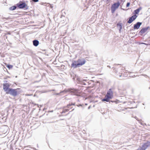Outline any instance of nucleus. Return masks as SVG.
<instances>
[{
  "instance_id": "obj_2",
  "label": "nucleus",
  "mask_w": 150,
  "mask_h": 150,
  "mask_svg": "<svg viewBox=\"0 0 150 150\" xmlns=\"http://www.w3.org/2000/svg\"><path fill=\"white\" fill-rule=\"evenodd\" d=\"M150 145V142H147L144 143L137 150H145Z\"/></svg>"
},
{
  "instance_id": "obj_9",
  "label": "nucleus",
  "mask_w": 150,
  "mask_h": 150,
  "mask_svg": "<svg viewBox=\"0 0 150 150\" xmlns=\"http://www.w3.org/2000/svg\"><path fill=\"white\" fill-rule=\"evenodd\" d=\"M72 105H74V104H69V105H68L67 106L66 108H69L70 107V106ZM69 110L68 109H66V107H64L63 108V111L62 112V113H65L66 112H67Z\"/></svg>"
},
{
  "instance_id": "obj_16",
  "label": "nucleus",
  "mask_w": 150,
  "mask_h": 150,
  "mask_svg": "<svg viewBox=\"0 0 150 150\" xmlns=\"http://www.w3.org/2000/svg\"><path fill=\"white\" fill-rule=\"evenodd\" d=\"M16 8V6H12L9 9L13 11Z\"/></svg>"
},
{
  "instance_id": "obj_29",
  "label": "nucleus",
  "mask_w": 150,
  "mask_h": 150,
  "mask_svg": "<svg viewBox=\"0 0 150 150\" xmlns=\"http://www.w3.org/2000/svg\"><path fill=\"white\" fill-rule=\"evenodd\" d=\"M136 119L137 120H138V119L137 118H136Z\"/></svg>"
},
{
  "instance_id": "obj_26",
  "label": "nucleus",
  "mask_w": 150,
  "mask_h": 150,
  "mask_svg": "<svg viewBox=\"0 0 150 150\" xmlns=\"http://www.w3.org/2000/svg\"><path fill=\"white\" fill-rule=\"evenodd\" d=\"M86 80H83V81H86Z\"/></svg>"
},
{
  "instance_id": "obj_20",
  "label": "nucleus",
  "mask_w": 150,
  "mask_h": 150,
  "mask_svg": "<svg viewBox=\"0 0 150 150\" xmlns=\"http://www.w3.org/2000/svg\"><path fill=\"white\" fill-rule=\"evenodd\" d=\"M34 2H37L38 1V0H32Z\"/></svg>"
},
{
  "instance_id": "obj_22",
  "label": "nucleus",
  "mask_w": 150,
  "mask_h": 150,
  "mask_svg": "<svg viewBox=\"0 0 150 150\" xmlns=\"http://www.w3.org/2000/svg\"><path fill=\"white\" fill-rule=\"evenodd\" d=\"M132 76V77H134V76Z\"/></svg>"
},
{
  "instance_id": "obj_8",
  "label": "nucleus",
  "mask_w": 150,
  "mask_h": 150,
  "mask_svg": "<svg viewBox=\"0 0 150 150\" xmlns=\"http://www.w3.org/2000/svg\"><path fill=\"white\" fill-rule=\"evenodd\" d=\"M142 23L138 22L134 25V29H139L140 25H142Z\"/></svg>"
},
{
  "instance_id": "obj_21",
  "label": "nucleus",
  "mask_w": 150,
  "mask_h": 150,
  "mask_svg": "<svg viewBox=\"0 0 150 150\" xmlns=\"http://www.w3.org/2000/svg\"><path fill=\"white\" fill-rule=\"evenodd\" d=\"M127 73L129 74V73H127V72H125V75H127V76L128 75V74H127Z\"/></svg>"
},
{
  "instance_id": "obj_1",
  "label": "nucleus",
  "mask_w": 150,
  "mask_h": 150,
  "mask_svg": "<svg viewBox=\"0 0 150 150\" xmlns=\"http://www.w3.org/2000/svg\"><path fill=\"white\" fill-rule=\"evenodd\" d=\"M85 63V61L84 59H79L74 62L71 64V67L74 68L79 67L84 64Z\"/></svg>"
},
{
  "instance_id": "obj_5",
  "label": "nucleus",
  "mask_w": 150,
  "mask_h": 150,
  "mask_svg": "<svg viewBox=\"0 0 150 150\" xmlns=\"http://www.w3.org/2000/svg\"><path fill=\"white\" fill-rule=\"evenodd\" d=\"M113 93L111 89H110L108 91L107 95H106V97L110 98V99L113 98Z\"/></svg>"
},
{
  "instance_id": "obj_27",
  "label": "nucleus",
  "mask_w": 150,
  "mask_h": 150,
  "mask_svg": "<svg viewBox=\"0 0 150 150\" xmlns=\"http://www.w3.org/2000/svg\"><path fill=\"white\" fill-rule=\"evenodd\" d=\"M27 95V96H30V95Z\"/></svg>"
},
{
  "instance_id": "obj_23",
  "label": "nucleus",
  "mask_w": 150,
  "mask_h": 150,
  "mask_svg": "<svg viewBox=\"0 0 150 150\" xmlns=\"http://www.w3.org/2000/svg\"><path fill=\"white\" fill-rule=\"evenodd\" d=\"M105 2H106L108 0H104Z\"/></svg>"
},
{
  "instance_id": "obj_4",
  "label": "nucleus",
  "mask_w": 150,
  "mask_h": 150,
  "mask_svg": "<svg viewBox=\"0 0 150 150\" xmlns=\"http://www.w3.org/2000/svg\"><path fill=\"white\" fill-rule=\"evenodd\" d=\"M120 5V3L119 2L113 4L112 5L111 8L112 12L113 13L115 11L116 9L118 8Z\"/></svg>"
},
{
  "instance_id": "obj_13",
  "label": "nucleus",
  "mask_w": 150,
  "mask_h": 150,
  "mask_svg": "<svg viewBox=\"0 0 150 150\" xmlns=\"http://www.w3.org/2000/svg\"><path fill=\"white\" fill-rule=\"evenodd\" d=\"M33 45L35 46H37L39 44V42L37 40H35L33 41Z\"/></svg>"
},
{
  "instance_id": "obj_14",
  "label": "nucleus",
  "mask_w": 150,
  "mask_h": 150,
  "mask_svg": "<svg viewBox=\"0 0 150 150\" xmlns=\"http://www.w3.org/2000/svg\"><path fill=\"white\" fill-rule=\"evenodd\" d=\"M117 27L119 28V31L120 32L122 28V24L120 23H119L117 24Z\"/></svg>"
},
{
  "instance_id": "obj_11",
  "label": "nucleus",
  "mask_w": 150,
  "mask_h": 150,
  "mask_svg": "<svg viewBox=\"0 0 150 150\" xmlns=\"http://www.w3.org/2000/svg\"><path fill=\"white\" fill-rule=\"evenodd\" d=\"M71 92H72L74 93V94L76 96H79V94L78 92V91L76 89H71V90L69 91Z\"/></svg>"
},
{
  "instance_id": "obj_17",
  "label": "nucleus",
  "mask_w": 150,
  "mask_h": 150,
  "mask_svg": "<svg viewBox=\"0 0 150 150\" xmlns=\"http://www.w3.org/2000/svg\"><path fill=\"white\" fill-rule=\"evenodd\" d=\"M140 9L139 8L135 10L134 12L136 14H137L139 12Z\"/></svg>"
},
{
  "instance_id": "obj_3",
  "label": "nucleus",
  "mask_w": 150,
  "mask_h": 150,
  "mask_svg": "<svg viewBox=\"0 0 150 150\" xmlns=\"http://www.w3.org/2000/svg\"><path fill=\"white\" fill-rule=\"evenodd\" d=\"M6 93L9 94L13 96H16L17 95V92L15 89L9 88Z\"/></svg>"
},
{
  "instance_id": "obj_6",
  "label": "nucleus",
  "mask_w": 150,
  "mask_h": 150,
  "mask_svg": "<svg viewBox=\"0 0 150 150\" xmlns=\"http://www.w3.org/2000/svg\"><path fill=\"white\" fill-rule=\"evenodd\" d=\"M11 84L8 83H5L3 85V89L6 93L8 91Z\"/></svg>"
},
{
  "instance_id": "obj_25",
  "label": "nucleus",
  "mask_w": 150,
  "mask_h": 150,
  "mask_svg": "<svg viewBox=\"0 0 150 150\" xmlns=\"http://www.w3.org/2000/svg\"><path fill=\"white\" fill-rule=\"evenodd\" d=\"M79 106H81V105H79Z\"/></svg>"
},
{
  "instance_id": "obj_10",
  "label": "nucleus",
  "mask_w": 150,
  "mask_h": 150,
  "mask_svg": "<svg viewBox=\"0 0 150 150\" xmlns=\"http://www.w3.org/2000/svg\"><path fill=\"white\" fill-rule=\"evenodd\" d=\"M149 28V27H147L146 28H143L140 31V33L142 34H143L145 33Z\"/></svg>"
},
{
  "instance_id": "obj_24",
  "label": "nucleus",
  "mask_w": 150,
  "mask_h": 150,
  "mask_svg": "<svg viewBox=\"0 0 150 150\" xmlns=\"http://www.w3.org/2000/svg\"><path fill=\"white\" fill-rule=\"evenodd\" d=\"M90 107H91V106H89L88 107V109H89L90 108Z\"/></svg>"
},
{
  "instance_id": "obj_12",
  "label": "nucleus",
  "mask_w": 150,
  "mask_h": 150,
  "mask_svg": "<svg viewBox=\"0 0 150 150\" xmlns=\"http://www.w3.org/2000/svg\"><path fill=\"white\" fill-rule=\"evenodd\" d=\"M25 6L26 4L25 3H22L18 5V7L20 8H23Z\"/></svg>"
},
{
  "instance_id": "obj_7",
  "label": "nucleus",
  "mask_w": 150,
  "mask_h": 150,
  "mask_svg": "<svg viewBox=\"0 0 150 150\" xmlns=\"http://www.w3.org/2000/svg\"><path fill=\"white\" fill-rule=\"evenodd\" d=\"M137 16L136 15H134L132 16L129 18V20L127 21V23H132L134 20L137 17Z\"/></svg>"
},
{
  "instance_id": "obj_15",
  "label": "nucleus",
  "mask_w": 150,
  "mask_h": 150,
  "mask_svg": "<svg viewBox=\"0 0 150 150\" xmlns=\"http://www.w3.org/2000/svg\"><path fill=\"white\" fill-rule=\"evenodd\" d=\"M110 99V98H108L106 97V96H105V98L104 99H103L102 101H105L106 102L109 101V100Z\"/></svg>"
},
{
  "instance_id": "obj_28",
  "label": "nucleus",
  "mask_w": 150,
  "mask_h": 150,
  "mask_svg": "<svg viewBox=\"0 0 150 150\" xmlns=\"http://www.w3.org/2000/svg\"><path fill=\"white\" fill-rule=\"evenodd\" d=\"M85 105H87V104H85Z\"/></svg>"
},
{
  "instance_id": "obj_18",
  "label": "nucleus",
  "mask_w": 150,
  "mask_h": 150,
  "mask_svg": "<svg viewBox=\"0 0 150 150\" xmlns=\"http://www.w3.org/2000/svg\"><path fill=\"white\" fill-rule=\"evenodd\" d=\"M6 67L8 68L9 69H11L12 68L13 66L12 65H7L6 66Z\"/></svg>"
},
{
  "instance_id": "obj_30",
  "label": "nucleus",
  "mask_w": 150,
  "mask_h": 150,
  "mask_svg": "<svg viewBox=\"0 0 150 150\" xmlns=\"http://www.w3.org/2000/svg\"><path fill=\"white\" fill-rule=\"evenodd\" d=\"M121 75H120V77H121Z\"/></svg>"
},
{
  "instance_id": "obj_19",
  "label": "nucleus",
  "mask_w": 150,
  "mask_h": 150,
  "mask_svg": "<svg viewBox=\"0 0 150 150\" xmlns=\"http://www.w3.org/2000/svg\"><path fill=\"white\" fill-rule=\"evenodd\" d=\"M130 5V3H127V4L126 6L127 7H128Z\"/></svg>"
}]
</instances>
